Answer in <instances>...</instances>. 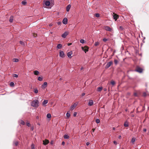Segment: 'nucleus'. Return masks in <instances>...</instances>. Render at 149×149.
<instances>
[{
	"instance_id": "12",
	"label": "nucleus",
	"mask_w": 149,
	"mask_h": 149,
	"mask_svg": "<svg viewBox=\"0 0 149 149\" xmlns=\"http://www.w3.org/2000/svg\"><path fill=\"white\" fill-rule=\"evenodd\" d=\"M68 19L66 18H65L63 20V23L65 24H66L68 23Z\"/></svg>"
},
{
	"instance_id": "19",
	"label": "nucleus",
	"mask_w": 149,
	"mask_h": 149,
	"mask_svg": "<svg viewBox=\"0 0 149 149\" xmlns=\"http://www.w3.org/2000/svg\"><path fill=\"white\" fill-rule=\"evenodd\" d=\"M102 89V87H99L97 88V91L98 92H100L101 91Z\"/></svg>"
},
{
	"instance_id": "58",
	"label": "nucleus",
	"mask_w": 149,
	"mask_h": 149,
	"mask_svg": "<svg viewBox=\"0 0 149 149\" xmlns=\"http://www.w3.org/2000/svg\"><path fill=\"white\" fill-rule=\"evenodd\" d=\"M113 130H114L115 129V127H113Z\"/></svg>"
},
{
	"instance_id": "59",
	"label": "nucleus",
	"mask_w": 149,
	"mask_h": 149,
	"mask_svg": "<svg viewBox=\"0 0 149 149\" xmlns=\"http://www.w3.org/2000/svg\"><path fill=\"white\" fill-rule=\"evenodd\" d=\"M134 94V95L135 96H137V94L135 93V94Z\"/></svg>"
},
{
	"instance_id": "13",
	"label": "nucleus",
	"mask_w": 149,
	"mask_h": 149,
	"mask_svg": "<svg viewBox=\"0 0 149 149\" xmlns=\"http://www.w3.org/2000/svg\"><path fill=\"white\" fill-rule=\"evenodd\" d=\"M43 144L45 145L47 144H48L49 142V141L47 139H45V140H44L43 141Z\"/></svg>"
},
{
	"instance_id": "35",
	"label": "nucleus",
	"mask_w": 149,
	"mask_h": 149,
	"mask_svg": "<svg viewBox=\"0 0 149 149\" xmlns=\"http://www.w3.org/2000/svg\"><path fill=\"white\" fill-rule=\"evenodd\" d=\"M13 60V61L15 62H17L19 61V59L17 58H14Z\"/></svg>"
},
{
	"instance_id": "22",
	"label": "nucleus",
	"mask_w": 149,
	"mask_h": 149,
	"mask_svg": "<svg viewBox=\"0 0 149 149\" xmlns=\"http://www.w3.org/2000/svg\"><path fill=\"white\" fill-rule=\"evenodd\" d=\"M62 47V45L60 44H58L57 46V47L58 49H60Z\"/></svg>"
},
{
	"instance_id": "49",
	"label": "nucleus",
	"mask_w": 149,
	"mask_h": 149,
	"mask_svg": "<svg viewBox=\"0 0 149 149\" xmlns=\"http://www.w3.org/2000/svg\"><path fill=\"white\" fill-rule=\"evenodd\" d=\"M65 142L64 141H63L62 143V144L63 145H65Z\"/></svg>"
},
{
	"instance_id": "26",
	"label": "nucleus",
	"mask_w": 149,
	"mask_h": 149,
	"mask_svg": "<svg viewBox=\"0 0 149 149\" xmlns=\"http://www.w3.org/2000/svg\"><path fill=\"white\" fill-rule=\"evenodd\" d=\"M26 2L25 0H24L22 2V4L23 5H25L26 4Z\"/></svg>"
},
{
	"instance_id": "18",
	"label": "nucleus",
	"mask_w": 149,
	"mask_h": 149,
	"mask_svg": "<svg viewBox=\"0 0 149 149\" xmlns=\"http://www.w3.org/2000/svg\"><path fill=\"white\" fill-rule=\"evenodd\" d=\"M13 16H11L10 18L9 21L10 22H12L13 21Z\"/></svg>"
},
{
	"instance_id": "45",
	"label": "nucleus",
	"mask_w": 149,
	"mask_h": 149,
	"mask_svg": "<svg viewBox=\"0 0 149 149\" xmlns=\"http://www.w3.org/2000/svg\"><path fill=\"white\" fill-rule=\"evenodd\" d=\"M26 125L28 127H30L31 126L30 124L29 123H27Z\"/></svg>"
},
{
	"instance_id": "42",
	"label": "nucleus",
	"mask_w": 149,
	"mask_h": 149,
	"mask_svg": "<svg viewBox=\"0 0 149 149\" xmlns=\"http://www.w3.org/2000/svg\"><path fill=\"white\" fill-rule=\"evenodd\" d=\"M18 76V75L16 74H13V77H17Z\"/></svg>"
},
{
	"instance_id": "56",
	"label": "nucleus",
	"mask_w": 149,
	"mask_h": 149,
	"mask_svg": "<svg viewBox=\"0 0 149 149\" xmlns=\"http://www.w3.org/2000/svg\"><path fill=\"white\" fill-rule=\"evenodd\" d=\"M92 130H93V132H94L95 130V129H93Z\"/></svg>"
},
{
	"instance_id": "11",
	"label": "nucleus",
	"mask_w": 149,
	"mask_h": 149,
	"mask_svg": "<svg viewBox=\"0 0 149 149\" xmlns=\"http://www.w3.org/2000/svg\"><path fill=\"white\" fill-rule=\"evenodd\" d=\"M77 103H75L73 105H72L70 107L71 109L72 110H73L77 106Z\"/></svg>"
},
{
	"instance_id": "1",
	"label": "nucleus",
	"mask_w": 149,
	"mask_h": 149,
	"mask_svg": "<svg viewBox=\"0 0 149 149\" xmlns=\"http://www.w3.org/2000/svg\"><path fill=\"white\" fill-rule=\"evenodd\" d=\"M31 105L34 107H37L38 106V101L37 100L33 101L31 103Z\"/></svg>"
},
{
	"instance_id": "25",
	"label": "nucleus",
	"mask_w": 149,
	"mask_h": 149,
	"mask_svg": "<svg viewBox=\"0 0 149 149\" xmlns=\"http://www.w3.org/2000/svg\"><path fill=\"white\" fill-rule=\"evenodd\" d=\"M69 136L68 135L65 134L64 136V138L65 139H68L69 138Z\"/></svg>"
},
{
	"instance_id": "29",
	"label": "nucleus",
	"mask_w": 149,
	"mask_h": 149,
	"mask_svg": "<svg viewBox=\"0 0 149 149\" xmlns=\"http://www.w3.org/2000/svg\"><path fill=\"white\" fill-rule=\"evenodd\" d=\"M111 84L113 85H114L115 84V82L113 81L112 80L111 82Z\"/></svg>"
},
{
	"instance_id": "33",
	"label": "nucleus",
	"mask_w": 149,
	"mask_h": 149,
	"mask_svg": "<svg viewBox=\"0 0 149 149\" xmlns=\"http://www.w3.org/2000/svg\"><path fill=\"white\" fill-rule=\"evenodd\" d=\"M118 62V61L117 60H116V59L114 60V63L116 65L117 64Z\"/></svg>"
},
{
	"instance_id": "41",
	"label": "nucleus",
	"mask_w": 149,
	"mask_h": 149,
	"mask_svg": "<svg viewBox=\"0 0 149 149\" xmlns=\"http://www.w3.org/2000/svg\"><path fill=\"white\" fill-rule=\"evenodd\" d=\"M95 16L97 17H98L100 16V15L98 13H96L95 14Z\"/></svg>"
},
{
	"instance_id": "44",
	"label": "nucleus",
	"mask_w": 149,
	"mask_h": 149,
	"mask_svg": "<svg viewBox=\"0 0 149 149\" xmlns=\"http://www.w3.org/2000/svg\"><path fill=\"white\" fill-rule=\"evenodd\" d=\"M103 40L104 42H106L108 40V39L107 38H104L103 39Z\"/></svg>"
},
{
	"instance_id": "32",
	"label": "nucleus",
	"mask_w": 149,
	"mask_h": 149,
	"mask_svg": "<svg viewBox=\"0 0 149 149\" xmlns=\"http://www.w3.org/2000/svg\"><path fill=\"white\" fill-rule=\"evenodd\" d=\"M20 43L21 45H25V44H24V43L22 41H20Z\"/></svg>"
},
{
	"instance_id": "28",
	"label": "nucleus",
	"mask_w": 149,
	"mask_h": 149,
	"mask_svg": "<svg viewBox=\"0 0 149 149\" xmlns=\"http://www.w3.org/2000/svg\"><path fill=\"white\" fill-rule=\"evenodd\" d=\"M136 140V139L135 138H133L131 140V142L132 143H134Z\"/></svg>"
},
{
	"instance_id": "48",
	"label": "nucleus",
	"mask_w": 149,
	"mask_h": 149,
	"mask_svg": "<svg viewBox=\"0 0 149 149\" xmlns=\"http://www.w3.org/2000/svg\"><path fill=\"white\" fill-rule=\"evenodd\" d=\"M113 143L115 145H116L117 144V142L116 141H113Z\"/></svg>"
},
{
	"instance_id": "50",
	"label": "nucleus",
	"mask_w": 149,
	"mask_h": 149,
	"mask_svg": "<svg viewBox=\"0 0 149 149\" xmlns=\"http://www.w3.org/2000/svg\"><path fill=\"white\" fill-rule=\"evenodd\" d=\"M90 143L89 142H87L86 143V145L87 146H88L89 144Z\"/></svg>"
},
{
	"instance_id": "57",
	"label": "nucleus",
	"mask_w": 149,
	"mask_h": 149,
	"mask_svg": "<svg viewBox=\"0 0 149 149\" xmlns=\"http://www.w3.org/2000/svg\"><path fill=\"white\" fill-rule=\"evenodd\" d=\"M104 91H107V89H106V88H104Z\"/></svg>"
},
{
	"instance_id": "30",
	"label": "nucleus",
	"mask_w": 149,
	"mask_h": 149,
	"mask_svg": "<svg viewBox=\"0 0 149 149\" xmlns=\"http://www.w3.org/2000/svg\"><path fill=\"white\" fill-rule=\"evenodd\" d=\"M38 80L40 81H41L42 80V78L40 77H38Z\"/></svg>"
},
{
	"instance_id": "34",
	"label": "nucleus",
	"mask_w": 149,
	"mask_h": 149,
	"mask_svg": "<svg viewBox=\"0 0 149 149\" xmlns=\"http://www.w3.org/2000/svg\"><path fill=\"white\" fill-rule=\"evenodd\" d=\"M80 42L81 43L83 44L85 42L84 40L83 39H81L80 40Z\"/></svg>"
},
{
	"instance_id": "43",
	"label": "nucleus",
	"mask_w": 149,
	"mask_h": 149,
	"mask_svg": "<svg viewBox=\"0 0 149 149\" xmlns=\"http://www.w3.org/2000/svg\"><path fill=\"white\" fill-rule=\"evenodd\" d=\"M31 149H35L34 146L33 144L31 145Z\"/></svg>"
},
{
	"instance_id": "20",
	"label": "nucleus",
	"mask_w": 149,
	"mask_h": 149,
	"mask_svg": "<svg viewBox=\"0 0 149 149\" xmlns=\"http://www.w3.org/2000/svg\"><path fill=\"white\" fill-rule=\"evenodd\" d=\"M124 126L125 127H128V126H129L128 123L127 121H126L125 123L124 124Z\"/></svg>"
},
{
	"instance_id": "27",
	"label": "nucleus",
	"mask_w": 149,
	"mask_h": 149,
	"mask_svg": "<svg viewBox=\"0 0 149 149\" xmlns=\"http://www.w3.org/2000/svg\"><path fill=\"white\" fill-rule=\"evenodd\" d=\"M20 123L23 125H24L25 124L24 122L22 120L20 121Z\"/></svg>"
},
{
	"instance_id": "55",
	"label": "nucleus",
	"mask_w": 149,
	"mask_h": 149,
	"mask_svg": "<svg viewBox=\"0 0 149 149\" xmlns=\"http://www.w3.org/2000/svg\"><path fill=\"white\" fill-rule=\"evenodd\" d=\"M83 69V68L82 67L81 68L80 70H81Z\"/></svg>"
},
{
	"instance_id": "61",
	"label": "nucleus",
	"mask_w": 149,
	"mask_h": 149,
	"mask_svg": "<svg viewBox=\"0 0 149 149\" xmlns=\"http://www.w3.org/2000/svg\"><path fill=\"white\" fill-rule=\"evenodd\" d=\"M146 94H144V95H143V96H146Z\"/></svg>"
},
{
	"instance_id": "9",
	"label": "nucleus",
	"mask_w": 149,
	"mask_h": 149,
	"mask_svg": "<svg viewBox=\"0 0 149 149\" xmlns=\"http://www.w3.org/2000/svg\"><path fill=\"white\" fill-rule=\"evenodd\" d=\"M113 18L116 21L118 17V16L117 14L113 13Z\"/></svg>"
},
{
	"instance_id": "47",
	"label": "nucleus",
	"mask_w": 149,
	"mask_h": 149,
	"mask_svg": "<svg viewBox=\"0 0 149 149\" xmlns=\"http://www.w3.org/2000/svg\"><path fill=\"white\" fill-rule=\"evenodd\" d=\"M61 22H57V24L58 25H60L61 24Z\"/></svg>"
},
{
	"instance_id": "17",
	"label": "nucleus",
	"mask_w": 149,
	"mask_h": 149,
	"mask_svg": "<svg viewBox=\"0 0 149 149\" xmlns=\"http://www.w3.org/2000/svg\"><path fill=\"white\" fill-rule=\"evenodd\" d=\"M70 7H71V6L70 5H68L67 6V7H66V10H67V11H69Z\"/></svg>"
},
{
	"instance_id": "7",
	"label": "nucleus",
	"mask_w": 149,
	"mask_h": 149,
	"mask_svg": "<svg viewBox=\"0 0 149 149\" xmlns=\"http://www.w3.org/2000/svg\"><path fill=\"white\" fill-rule=\"evenodd\" d=\"M113 64V62L111 61L107 63L106 66V68H108L111 65Z\"/></svg>"
},
{
	"instance_id": "54",
	"label": "nucleus",
	"mask_w": 149,
	"mask_h": 149,
	"mask_svg": "<svg viewBox=\"0 0 149 149\" xmlns=\"http://www.w3.org/2000/svg\"><path fill=\"white\" fill-rule=\"evenodd\" d=\"M72 45V43H68V45L70 46V45Z\"/></svg>"
},
{
	"instance_id": "31",
	"label": "nucleus",
	"mask_w": 149,
	"mask_h": 149,
	"mask_svg": "<svg viewBox=\"0 0 149 149\" xmlns=\"http://www.w3.org/2000/svg\"><path fill=\"white\" fill-rule=\"evenodd\" d=\"M51 116L50 113H48L47 115V117L48 118H50L51 117Z\"/></svg>"
},
{
	"instance_id": "4",
	"label": "nucleus",
	"mask_w": 149,
	"mask_h": 149,
	"mask_svg": "<svg viewBox=\"0 0 149 149\" xmlns=\"http://www.w3.org/2000/svg\"><path fill=\"white\" fill-rule=\"evenodd\" d=\"M143 70V69L139 66H137L136 67V69L135 70V71L139 73H142Z\"/></svg>"
},
{
	"instance_id": "3",
	"label": "nucleus",
	"mask_w": 149,
	"mask_h": 149,
	"mask_svg": "<svg viewBox=\"0 0 149 149\" xmlns=\"http://www.w3.org/2000/svg\"><path fill=\"white\" fill-rule=\"evenodd\" d=\"M104 29L107 31H108L111 32H112L113 31L112 29L108 26H104Z\"/></svg>"
},
{
	"instance_id": "64",
	"label": "nucleus",
	"mask_w": 149,
	"mask_h": 149,
	"mask_svg": "<svg viewBox=\"0 0 149 149\" xmlns=\"http://www.w3.org/2000/svg\"><path fill=\"white\" fill-rule=\"evenodd\" d=\"M51 143L52 144V142H51Z\"/></svg>"
},
{
	"instance_id": "37",
	"label": "nucleus",
	"mask_w": 149,
	"mask_h": 149,
	"mask_svg": "<svg viewBox=\"0 0 149 149\" xmlns=\"http://www.w3.org/2000/svg\"><path fill=\"white\" fill-rule=\"evenodd\" d=\"M34 92L35 93H38V90L37 89H34Z\"/></svg>"
},
{
	"instance_id": "14",
	"label": "nucleus",
	"mask_w": 149,
	"mask_h": 149,
	"mask_svg": "<svg viewBox=\"0 0 149 149\" xmlns=\"http://www.w3.org/2000/svg\"><path fill=\"white\" fill-rule=\"evenodd\" d=\"M72 54V52H70L68 53L67 56L69 58H71L72 57L71 55Z\"/></svg>"
},
{
	"instance_id": "60",
	"label": "nucleus",
	"mask_w": 149,
	"mask_h": 149,
	"mask_svg": "<svg viewBox=\"0 0 149 149\" xmlns=\"http://www.w3.org/2000/svg\"><path fill=\"white\" fill-rule=\"evenodd\" d=\"M85 94H82V96H83L85 95Z\"/></svg>"
},
{
	"instance_id": "38",
	"label": "nucleus",
	"mask_w": 149,
	"mask_h": 149,
	"mask_svg": "<svg viewBox=\"0 0 149 149\" xmlns=\"http://www.w3.org/2000/svg\"><path fill=\"white\" fill-rule=\"evenodd\" d=\"M99 42H95L94 45L95 46H97L98 45H99Z\"/></svg>"
},
{
	"instance_id": "51",
	"label": "nucleus",
	"mask_w": 149,
	"mask_h": 149,
	"mask_svg": "<svg viewBox=\"0 0 149 149\" xmlns=\"http://www.w3.org/2000/svg\"><path fill=\"white\" fill-rule=\"evenodd\" d=\"M31 131H33V127H32L31 128Z\"/></svg>"
},
{
	"instance_id": "46",
	"label": "nucleus",
	"mask_w": 149,
	"mask_h": 149,
	"mask_svg": "<svg viewBox=\"0 0 149 149\" xmlns=\"http://www.w3.org/2000/svg\"><path fill=\"white\" fill-rule=\"evenodd\" d=\"M77 113L76 112H74V115H73V116H76L77 115Z\"/></svg>"
},
{
	"instance_id": "2",
	"label": "nucleus",
	"mask_w": 149,
	"mask_h": 149,
	"mask_svg": "<svg viewBox=\"0 0 149 149\" xmlns=\"http://www.w3.org/2000/svg\"><path fill=\"white\" fill-rule=\"evenodd\" d=\"M53 1V0H44L43 2L46 6H49Z\"/></svg>"
},
{
	"instance_id": "24",
	"label": "nucleus",
	"mask_w": 149,
	"mask_h": 149,
	"mask_svg": "<svg viewBox=\"0 0 149 149\" xmlns=\"http://www.w3.org/2000/svg\"><path fill=\"white\" fill-rule=\"evenodd\" d=\"M39 72L37 70H35L34 72V73L35 75H38L39 74Z\"/></svg>"
},
{
	"instance_id": "52",
	"label": "nucleus",
	"mask_w": 149,
	"mask_h": 149,
	"mask_svg": "<svg viewBox=\"0 0 149 149\" xmlns=\"http://www.w3.org/2000/svg\"><path fill=\"white\" fill-rule=\"evenodd\" d=\"M143 131L144 132H146V129H144L143 130Z\"/></svg>"
},
{
	"instance_id": "10",
	"label": "nucleus",
	"mask_w": 149,
	"mask_h": 149,
	"mask_svg": "<svg viewBox=\"0 0 149 149\" xmlns=\"http://www.w3.org/2000/svg\"><path fill=\"white\" fill-rule=\"evenodd\" d=\"M47 86V83L46 82H45L42 85L41 88L42 89L45 88Z\"/></svg>"
},
{
	"instance_id": "5",
	"label": "nucleus",
	"mask_w": 149,
	"mask_h": 149,
	"mask_svg": "<svg viewBox=\"0 0 149 149\" xmlns=\"http://www.w3.org/2000/svg\"><path fill=\"white\" fill-rule=\"evenodd\" d=\"M81 48L82 50L84 51L85 53H86V52L88 51L89 48L88 46H85L84 47H82Z\"/></svg>"
},
{
	"instance_id": "15",
	"label": "nucleus",
	"mask_w": 149,
	"mask_h": 149,
	"mask_svg": "<svg viewBox=\"0 0 149 149\" xmlns=\"http://www.w3.org/2000/svg\"><path fill=\"white\" fill-rule=\"evenodd\" d=\"M93 104V100H89L88 103V105L89 106H92V105Z\"/></svg>"
},
{
	"instance_id": "53",
	"label": "nucleus",
	"mask_w": 149,
	"mask_h": 149,
	"mask_svg": "<svg viewBox=\"0 0 149 149\" xmlns=\"http://www.w3.org/2000/svg\"><path fill=\"white\" fill-rule=\"evenodd\" d=\"M121 136L120 135L119 137H118V138L119 139H121Z\"/></svg>"
},
{
	"instance_id": "62",
	"label": "nucleus",
	"mask_w": 149,
	"mask_h": 149,
	"mask_svg": "<svg viewBox=\"0 0 149 149\" xmlns=\"http://www.w3.org/2000/svg\"><path fill=\"white\" fill-rule=\"evenodd\" d=\"M49 26H52V25L51 24H50V25H49Z\"/></svg>"
},
{
	"instance_id": "40",
	"label": "nucleus",
	"mask_w": 149,
	"mask_h": 149,
	"mask_svg": "<svg viewBox=\"0 0 149 149\" xmlns=\"http://www.w3.org/2000/svg\"><path fill=\"white\" fill-rule=\"evenodd\" d=\"M124 29L123 28V27L122 26H120L119 27V30L120 31H123V30Z\"/></svg>"
},
{
	"instance_id": "21",
	"label": "nucleus",
	"mask_w": 149,
	"mask_h": 149,
	"mask_svg": "<svg viewBox=\"0 0 149 149\" xmlns=\"http://www.w3.org/2000/svg\"><path fill=\"white\" fill-rule=\"evenodd\" d=\"M48 103V101L47 100H44L42 102L43 105H45Z\"/></svg>"
},
{
	"instance_id": "63",
	"label": "nucleus",
	"mask_w": 149,
	"mask_h": 149,
	"mask_svg": "<svg viewBox=\"0 0 149 149\" xmlns=\"http://www.w3.org/2000/svg\"><path fill=\"white\" fill-rule=\"evenodd\" d=\"M60 80H61L62 79H61V78H60Z\"/></svg>"
},
{
	"instance_id": "36",
	"label": "nucleus",
	"mask_w": 149,
	"mask_h": 149,
	"mask_svg": "<svg viewBox=\"0 0 149 149\" xmlns=\"http://www.w3.org/2000/svg\"><path fill=\"white\" fill-rule=\"evenodd\" d=\"M66 116L67 118H69L70 116V113H69L68 112H67V113H66Z\"/></svg>"
},
{
	"instance_id": "23",
	"label": "nucleus",
	"mask_w": 149,
	"mask_h": 149,
	"mask_svg": "<svg viewBox=\"0 0 149 149\" xmlns=\"http://www.w3.org/2000/svg\"><path fill=\"white\" fill-rule=\"evenodd\" d=\"M10 85L11 87H13L14 86V84L13 82H11L10 83Z\"/></svg>"
},
{
	"instance_id": "39",
	"label": "nucleus",
	"mask_w": 149,
	"mask_h": 149,
	"mask_svg": "<svg viewBox=\"0 0 149 149\" xmlns=\"http://www.w3.org/2000/svg\"><path fill=\"white\" fill-rule=\"evenodd\" d=\"M95 122L97 123H98L100 122V120L99 119H97L95 120Z\"/></svg>"
},
{
	"instance_id": "8",
	"label": "nucleus",
	"mask_w": 149,
	"mask_h": 149,
	"mask_svg": "<svg viewBox=\"0 0 149 149\" xmlns=\"http://www.w3.org/2000/svg\"><path fill=\"white\" fill-rule=\"evenodd\" d=\"M59 56L62 58H63L65 56V54L64 52L62 51H60L59 52Z\"/></svg>"
},
{
	"instance_id": "16",
	"label": "nucleus",
	"mask_w": 149,
	"mask_h": 149,
	"mask_svg": "<svg viewBox=\"0 0 149 149\" xmlns=\"http://www.w3.org/2000/svg\"><path fill=\"white\" fill-rule=\"evenodd\" d=\"M18 143L19 142L18 141H13V144L16 146H17Z\"/></svg>"
},
{
	"instance_id": "6",
	"label": "nucleus",
	"mask_w": 149,
	"mask_h": 149,
	"mask_svg": "<svg viewBox=\"0 0 149 149\" xmlns=\"http://www.w3.org/2000/svg\"><path fill=\"white\" fill-rule=\"evenodd\" d=\"M69 33L68 31H66L64 32L61 36L63 38H65L66 36Z\"/></svg>"
}]
</instances>
